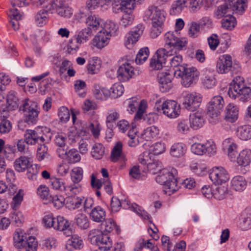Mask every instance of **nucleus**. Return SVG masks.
Instances as JSON below:
<instances>
[{"label":"nucleus","instance_id":"obj_1","mask_svg":"<svg viewBox=\"0 0 251 251\" xmlns=\"http://www.w3.org/2000/svg\"><path fill=\"white\" fill-rule=\"evenodd\" d=\"M165 12L156 7L151 6L144 14V20H151V27L150 35L152 38L157 37L162 32L163 25L165 20Z\"/></svg>","mask_w":251,"mask_h":251},{"label":"nucleus","instance_id":"obj_2","mask_svg":"<svg viewBox=\"0 0 251 251\" xmlns=\"http://www.w3.org/2000/svg\"><path fill=\"white\" fill-rule=\"evenodd\" d=\"M158 173L155 180L157 183L163 185L165 194L171 195L178 190L179 186L176 178L177 171L176 169L172 168L170 171L163 169Z\"/></svg>","mask_w":251,"mask_h":251},{"label":"nucleus","instance_id":"obj_3","mask_svg":"<svg viewBox=\"0 0 251 251\" xmlns=\"http://www.w3.org/2000/svg\"><path fill=\"white\" fill-rule=\"evenodd\" d=\"M184 25V22L182 19H178L175 24V30L169 31L164 35L165 45L169 47H173L177 50L186 49L188 41L185 38H179L177 36V31L181 30Z\"/></svg>","mask_w":251,"mask_h":251},{"label":"nucleus","instance_id":"obj_4","mask_svg":"<svg viewBox=\"0 0 251 251\" xmlns=\"http://www.w3.org/2000/svg\"><path fill=\"white\" fill-rule=\"evenodd\" d=\"M228 94L232 99L238 98L240 101L245 102L251 98V88L245 86L243 77L237 76L231 82Z\"/></svg>","mask_w":251,"mask_h":251},{"label":"nucleus","instance_id":"obj_5","mask_svg":"<svg viewBox=\"0 0 251 251\" xmlns=\"http://www.w3.org/2000/svg\"><path fill=\"white\" fill-rule=\"evenodd\" d=\"M174 76L181 79V83L185 87L188 88L194 85L197 82L200 73L194 67L180 66L178 70H174Z\"/></svg>","mask_w":251,"mask_h":251},{"label":"nucleus","instance_id":"obj_6","mask_svg":"<svg viewBox=\"0 0 251 251\" xmlns=\"http://www.w3.org/2000/svg\"><path fill=\"white\" fill-rule=\"evenodd\" d=\"M119 3L116 1L113 4V11L115 13L124 12L125 14L122 16L120 24L124 27L130 25L133 22V18L130 14L132 10L134 8V0H120Z\"/></svg>","mask_w":251,"mask_h":251},{"label":"nucleus","instance_id":"obj_7","mask_svg":"<svg viewBox=\"0 0 251 251\" xmlns=\"http://www.w3.org/2000/svg\"><path fill=\"white\" fill-rule=\"evenodd\" d=\"M14 246L25 251H37V241L35 237L23 234L21 229H16L13 234Z\"/></svg>","mask_w":251,"mask_h":251},{"label":"nucleus","instance_id":"obj_8","mask_svg":"<svg viewBox=\"0 0 251 251\" xmlns=\"http://www.w3.org/2000/svg\"><path fill=\"white\" fill-rule=\"evenodd\" d=\"M216 68L217 72L222 74L228 72L232 75L237 74L241 70L240 64L233 62L231 56L228 54H224L219 57Z\"/></svg>","mask_w":251,"mask_h":251},{"label":"nucleus","instance_id":"obj_9","mask_svg":"<svg viewBox=\"0 0 251 251\" xmlns=\"http://www.w3.org/2000/svg\"><path fill=\"white\" fill-rule=\"evenodd\" d=\"M47 10L51 14H56L64 18L69 19L73 14V9L63 0H51L47 6Z\"/></svg>","mask_w":251,"mask_h":251},{"label":"nucleus","instance_id":"obj_10","mask_svg":"<svg viewBox=\"0 0 251 251\" xmlns=\"http://www.w3.org/2000/svg\"><path fill=\"white\" fill-rule=\"evenodd\" d=\"M106 28H109V31L102 28L93 40V45L98 49H102L109 43L111 32L116 31L117 27L113 22H110L109 24L105 25Z\"/></svg>","mask_w":251,"mask_h":251},{"label":"nucleus","instance_id":"obj_11","mask_svg":"<svg viewBox=\"0 0 251 251\" xmlns=\"http://www.w3.org/2000/svg\"><path fill=\"white\" fill-rule=\"evenodd\" d=\"M125 59L126 61L119 67L117 72L118 79L123 82L129 80L134 74V69L130 64V62H133V59H131L127 55L125 57Z\"/></svg>","mask_w":251,"mask_h":251},{"label":"nucleus","instance_id":"obj_12","mask_svg":"<svg viewBox=\"0 0 251 251\" xmlns=\"http://www.w3.org/2000/svg\"><path fill=\"white\" fill-rule=\"evenodd\" d=\"M209 177L214 184L219 185L226 182L229 178V176L223 167H216L211 170Z\"/></svg>","mask_w":251,"mask_h":251},{"label":"nucleus","instance_id":"obj_13","mask_svg":"<svg viewBox=\"0 0 251 251\" xmlns=\"http://www.w3.org/2000/svg\"><path fill=\"white\" fill-rule=\"evenodd\" d=\"M202 98L200 94L191 93L187 94L182 102L183 108L187 110H197L200 108Z\"/></svg>","mask_w":251,"mask_h":251},{"label":"nucleus","instance_id":"obj_14","mask_svg":"<svg viewBox=\"0 0 251 251\" xmlns=\"http://www.w3.org/2000/svg\"><path fill=\"white\" fill-rule=\"evenodd\" d=\"M167 57L166 50L163 48L159 49L151 60L150 67L157 70L162 69L167 62Z\"/></svg>","mask_w":251,"mask_h":251},{"label":"nucleus","instance_id":"obj_15","mask_svg":"<svg viewBox=\"0 0 251 251\" xmlns=\"http://www.w3.org/2000/svg\"><path fill=\"white\" fill-rule=\"evenodd\" d=\"M18 100L15 92H9L6 100H0V110H16L18 107Z\"/></svg>","mask_w":251,"mask_h":251},{"label":"nucleus","instance_id":"obj_16","mask_svg":"<svg viewBox=\"0 0 251 251\" xmlns=\"http://www.w3.org/2000/svg\"><path fill=\"white\" fill-rule=\"evenodd\" d=\"M158 78L159 89L161 92L166 93L172 88V75L169 72L159 73Z\"/></svg>","mask_w":251,"mask_h":251},{"label":"nucleus","instance_id":"obj_17","mask_svg":"<svg viewBox=\"0 0 251 251\" xmlns=\"http://www.w3.org/2000/svg\"><path fill=\"white\" fill-rule=\"evenodd\" d=\"M43 133L39 131V129H26L24 134L26 143L28 145H35L39 141L41 143L44 142L45 139L43 136Z\"/></svg>","mask_w":251,"mask_h":251},{"label":"nucleus","instance_id":"obj_18","mask_svg":"<svg viewBox=\"0 0 251 251\" xmlns=\"http://www.w3.org/2000/svg\"><path fill=\"white\" fill-rule=\"evenodd\" d=\"M205 112L202 111H197L189 116L190 127L194 130H197L203 126L205 123Z\"/></svg>","mask_w":251,"mask_h":251},{"label":"nucleus","instance_id":"obj_19","mask_svg":"<svg viewBox=\"0 0 251 251\" xmlns=\"http://www.w3.org/2000/svg\"><path fill=\"white\" fill-rule=\"evenodd\" d=\"M121 207L126 209H130L145 219H150V215L145 211L142 209L136 203L131 204L128 199H122L121 200Z\"/></svg>","mask_w":251,"mask_h":251},{"label":"nucleus","instance_id":"obj_20","mask_svg":"<svg viewBox=\"0 0 251 251\" xmlns=\"http://www.w3.org/2000/svg\"><path fill=\"white\" fill-rule=\"evenodd\" d=\"M177 110L180 109V105L177 106L176 101L172 100H165V98H161L157 100L155 103L154 108L156 110Z\"/></svg>","mask_w":251,"mask_h":251},{"label":"nucleus","instance_id":"obj_21","mask_svg":"<svg viewBox=\"0 0 251 251\" xmlns=\"http://www.w3.org/2000/svg\"><path fill=\"white\" fill-rule=\"evenodd\" d=\"M54 229L60 231H63L67 236L72 234L71 223L62 216L57 217Z\"/></svg>","mask_w":251,"mask_h":251},{"label":"nucleus","instance_id":"obj_22","mask_svg":"<svg viewBox=\"0 0 251 251\" xmlns=\"http://www.w3.org/2000/svg\"><path fill=\"white\" fill-rule=\"evenodd\" d=\"M125 104H127L130 110H146L148 108L147 101L144 99L140 100L137 97L127 99Z\"/></svg>","mask_w":251,"mask_h":251},{"label":"nucleus","instance_id":"obj_23","mask_svg":"<svg viewBox=\"0 0 251 251\" xmlns=\"http://www.w3.org/2000/svg\"><path fill=\"white\" fill-rule=\"evenodd\" d=\"M147 111H137L134 118V122L143 119L148 124H152L158 119V115L154 112L147 113Z\"/></svg>","mask_w":251,"mask_h":251},{"label":"nucleus","instance_id":"obj_24","mask_svg":"<svg viewBox=\"0 0 251 251\" xmlns=\"http://www.w3.org/2000/svg\"><path fill=\"white\" fill-rule=\"evenodd\" d=\"M32 158L31 157L21 156L17 158L14 163V167L18 172H23L31 166Z\"/></svg>","mask_w":251,"mask_h":251},{"label":"nucleus","instance_id":"obj_25","mask_svg":"<svg viewBox=\"0 0 251 251\" xmlns=\"http://www.w3.org/2000/svg\"><path fill=\"white\" fill-rule=\"evenodd\" d=\"M237 164L242 167H246L251 162V150L245 149L241 151L237 157L236 156Z\"/></svg>","mask_w":251,"mask_h":251},{"label":"nucleus","instance_id":"obj_26","mask_svg":"<svg viewBox=\"0 0 251 251\" xmlns=\"http://www.w3.org/2000/svg\"><path fill=\"white\" fill-rule=\"evenodd\" d=\"M188 0H176L171 5L170 14L171 15H178L187 7Z\"/></svg>","mask_w":251,"mask_h":251},{"label":"nucleus","instance_id":"obj_27","mask_svg":"<svg viewBox=\"0 0 251 251\" xmlns=\"http://www.w3.org/2000/svg\"><path fill=\"white\" fill-rule=\"evenodd\" d=\"M230 4L228 2V0H226L223 4L218 7L215 12V17L218 19H220L225 16L232 15V8L230 7Z\"/></svg>","mask_w":251,"mask_h":251},{"label":"nucleus","instance_id":"obj_28","mask_svg":"<svg viewBox=\"0 0 251 251\" xmlns=\"http://www.w3.org/2000/svg\"><path fill=\"white\" fill-rule=\"evenodd\" d=\"M247 185L246 179L241 176H235L231 180V187L236 191H243L246 189Z\"/></svg>","mask_w":251,"mask_h":251},{"label":"nucleus","instance_id":"obj_29","mask_svg":"<svg viewBox=\"0 0 251 251\" xmlns=\"http://www.w3.org/2000/svg\"><path fill=\"white\" fill-rule=\"evenodd\" d=\"M97 242L94 245L98 246L101 251H109L112 247V241L107 234H103Z\"/></svg>","mask_w":251,"mask_h":251},{"label":"nucleus","instance_id":"obj_30","mask_svg":"<svg viewBox=\"0 0 251 251\" xmlns=\"http://www.w3.org/2000/svg\"><path fill=\"white\" fill-rule=\"evenodd\" d=\"M230 3V7L232 8L233 14L234 13L242 14L244 12L247 5V0H228Z\"/></svg>","mask_w":251,"mask_h":251},{"label":"nucleus","instance_id":"obj_31","mask_svg":"<svg viewBox=\"0 0 251 251\" xmlns=\"http://www.w3.org/2000/svg\"><path fill=\"white\" fill-rule=\"evenodd\" d=\"M105 211L100 206L94 208L90 214L91 219L98 223L103 222L105 219Z\"/></svg>","mask_w":251,"mask_h":251},{"label":"nucleus","instance_id":"obj_32","mask_svg":"<svg viewBox=\"0 0 251 251\" xmlns=\"http://www.w3.org/2000/svg\"><path fill=\"white\" fill-rule=\"evenodd\" d=\"M225 102L222 97L216 96L213 97L207 105V110H222Z\"/></svg>","mask_w":251,"mask_h":251},{"label":"nucleus","instance_id":"obj_33","mask_svg":"<svg viewBox=\"0 0 251 251\" xmlns=\"http://www.w3.org/2000/svg\"><path fill=\"white\" fill-rule=\"evenodd\" d=\"M101 19L97 16L92 13H89L85 24L88 27H91L92 30H97L100 27L102 28L101 24Z\"/></svg>","mask_w":251,"mask_h":251},{"label":"nucleus","instance_id":"obj_34","mask_svg":"<svg viewBox=\"0 0 251 251\" xmlns=\"http://www.w3.org/2000/svg\"><path fill=\"white\" fill-rule=\"evenodd\" d=\"M136 127V124L134 122H132L131 127L127 133L129 138L128 145L131 147H136L139 144L138 137L137 136V130Z\"/></svg>","mask_w":251,"mask_h":251},{"label":"nucleus","instance_id":"obj_35","mask_svg":"<svg viewBox=\"0 0 251 251\" xmlns=\"http://www.w3.org/2000/svg\"><path fill=\"white\" fill-rule=\"evenodd\" d=\"M167 61H169L171 67L176 68L175 70H178L180 66H185L186 64L180 65L182 61V56L180 54L173 56L172 53L166 50Z\"/></svg>","mask_w":251,"mask_h":251},{"label":"nucleus","instance_id":"obj_36","mask_svg":"<svg viewBox=\"0 0 251 251\" xmlns=\"http://www.w3.org/2000/svg\"><path fill=\"white\" fill-rule=\"evenodd\" d=\"M237 136L242 140H248L251 139V126L249 125L239 126L237 131Z\"/></svg>","mask_w":251,"mask_h":251},{"label":"nucleus","instance_id":"obj_37","mask_svg":"<svg viewBox=\"0 0 251 251\" xmlns=\"http://www.w3.org/2000/svg\"><path fill=\"white\" fill-rule=\"evenodd\" d=\"M76 225L81 229H86L90 226V222L87 216L83 213L76 215L74 219Z\"/></svg>","mask_w":251,"mask_h":251},{"label":"nucleus","instance_id":"obj_38","mask_svg":"<svg viewBox=\"0 0 251 251\" xmlns=\"http://www.w3.org/2000/svg\"><path fill=\"white\" fill-rule=\"evenodd\" d=\"M70 246V249L80 250L83 247V241L81 237L76 234L73 235L71 238L69 239L67 243L66 247L68 248Z\"/></svg>","mask_w":251,"mask_h":251},{"label":"nucleus","instance_id":"obj_39","mask_svg":"<svg viewBox=\"0 0 251 251\" xmlns=\"http://www.w3.org/2000/svg\"><path fill=\"white\" fill-rule=\"evenodd\" d=\"M93 94L95 97L100 100H105L110 95V92L105 88H100L98 85H95L93 90Z\"/></svg>","mask_w":251,"mask_h":251},{"label":"nucleus","instance_id":"obj_40","mask_svg":"<svg viewBox=\"0 0 251 251\" xmlns=\"http://www.w3.org/2000/svg\"><path fill=\"white\" fill-rule=\"evenodd\" d=\"M93 35V33L92 28L87 27L79 31L77 34H75V36L82 44H83L86 42Z\"/></svg>","mask_w":251,"mask_h":251},{"label":"nucleus","instance_id":"obj_41","mask_svg":"<svg viewBox=\"0 0 251 251\" xmlns=\"http://www.w3.org/2000/svg\"><path fill=\"white\" fill-rule=\"evenodd\" d=\"M65 154V160L69 164L75 163L80 160V155L75 149H73L66 151Z\"/></svg>","mask_w":251,"mask_h":251},{"label":"nucleus","instance_id":"obj_42","mask_svg":"<svg viewBox=\"0 0 251 251\" xmlns=\"http://www.w3.org/2000/svg\"><path fill=\"white\" fill-rule=\"evenodd\" d=\"M82 43L74 35L69 41L67 51L69 54H74L78 50Z\"/></svg>","mask_w":251,"mask_h":251},{"label":"nucleus","instance_id":"obj_43","mask_svg":"<svg viewBox=\"0 0 251 251\" xmlns=\"http://www.w3.org/2000/svg\"><path fill=\"white\" fill-rule=\"evenodd\" d=\"M122 149L123 144L122 142H117L111 153L110 158L112 162H117L123 156Z\"/></svg>","mask_w":251,"mask_h":251},{"label":"nucleus","instance_id":"obj_44","mask_svg":"<svg viewBox=\"0 0 251 251\" xmlns=\"http://www.w3.org/2000/svg\"><path fill=\"white\" fill-rule=\"evenodd\" d=\"M25 122L28 125L36 124L39 111H24Z\"/></svg>","mask_w":251,"mask_h":251},{"label":"nucleus","instance_id":"obj_45","mask_svg":"<svg viewBox=\"0 0 251 251\" xmlns=\"http://www.w3.org/2000/svg\"><path fill=\"white\" fill-rule=\"evenodd\" d=\"M149 50L148 48L145 47L141 49L138 53L136 54V56L135 58H132L131 59H133V60H135V61L137 64H141L145 62V61L147 59L149 55Z\"/></svg>","mask_w":251,"mask_h":251},{"label":"nucleus","instance_id":"obj_46","mask_svg":"<svg viewBox=\"0 0 251 251\" xmlns=\"http://www.w3.org/2000/svg\"><path fill=\"white\" fill-rule=\"evenodd\" d=\"M185 149L184 145L181 143L173 144L170 149L171 154L176 157H180L184 154Z\"/></svg>","mask_w":251,"mask_h":251},{"label":"nucleus","instance_id":"obj_47","mask_svg":"<svg viewBox=\"0 0 251 251\" xmlns=\"http://www.w3.org/2000/svg\"><path fill=\"white\" fill-rule=\"evenodd\" d=\"M48 10H41L35 16V21L36 25L39 26H43L48 21Z\"/></svg>","mask_w":251,"mask_h":251},{"label":"nucleus","instance_id":"obj_48","mask_svg":"<svg viewBox=\"0 0 251 251\" xmlns=\"http://www.w3.org/2000/svg\"><path fill=\"white\" fill-rule=\"evenodd\" d=\"M239 118V111H225L223 120L227 124L235 123Z\"/></svg>","mask_w":251,"mask_h":251},{"label":"nucleus","instance_id":"obj_49","mask_svg":"<svg viewBox=\"0 0 251 251\" xmlns=\"http://www.w3.org/2000/svg\"><path fill=\"white\" fill-rule=\"evenodd\" d=\"M228 193L227 186H220L213 190V196L216 199L221 200L225 199Z\"/></svg>","mask_w":251,"mask_h":251},{"label":"nucleus","instance_id":"obj_50","mask_svg":"<svg viewBox=\"0 0 251 251\" xmlns=\"http://www.w3.org/2000/svg\"><path fill=\"white\" fill-rule=\"evenodd\" d=\"M102 228L104 231L110 232L115 230L117 234L119 232V227H118L114 221L111 219H108L104 221L101 225Z\"/></svg>","mask_w":251,"mask_h":251},{"label":"nucleus","instance_id":"obj_51","mask_svg":"<svg viewBox=\"0 0 251 251\" xmlns=\"http://www.w3.org/2000/svg\"><path fill=\"white\" fill-rule=\"evenodd\" d=\"M101 67L100 60L98 58H93L89 61L87 66L88 72L89 74H95L98 73Z\"/></svg>","mask_w":251,"mask_h":251},{"label":"nucleus","instance_id":"obj_52","mask_svg":"<svg viewBox=\"0 0 251 251\" xmlns=\"http://www.w3.org/2000/svg\"><path fill=\"white\" fill-rule=\"evenodd\" d=\"M50 182L53 189L61 192L67 191V186H65L63 179L55 177H52L50 179Z\"/></svg>","mask_w":251,"mask_h":251},{"label":"nucleus","instance_id":"obj_53","mask_svg":"<svg viewBox=\"0 0 251 251\" xmlns=\"http://www.w3.org/2000/svg\"><path fill=\"white\" fill-rule=\"evenodd\" d=\"M109 91L111 93L110 96L114 98H117L123 95L124 92V87L121 83H116L112 85Z\"/></svg>","mask_w":251,"mask_h":251},{"label":"nucleus","instance_id":"obj_54","mask_svg":"<svg viewBox=\"0 0 251 251\" xmlns=\"http://www.w3.org/2000/svg\"><path fill=\"white\" fill-rule=\"evenodd\" d=\"M236 24V19L231 15V16H225L222 20V27L227 29H232Z\"/></svg>","mask_w":251,"mask_h":251},{"label":"nucleus","instance_id":"obj_55","mask_svg":"<svg viewBox=\"0 0 251 251\" xmlns=\"http://www.w3.org/2000/svg\"><path fill=\"white\" fill-rule=\"evenodd\" d=\"M216 79L212 73H209L205 75L202 79V84L203 86L207 89H211L215 86Z\"/></svg>","mask_w":251,"mask_h":251},{"label":"nucleus","instance_id":"obj_56","mask_svg":"<svg viewBox=\"0 0 251 251\" xmlns=\"http://www.w3.org/2000/svg\"><path fill=\"white\" fill-rule=\"evenodd\" d=\"M38 104L36 101L25 99L22 101L19 110H37Z\"/></svg>","mask_w":251,"mask_h":251},{"label":"nucleus","instance_id":"obj_57","mask_svg":"<svg viewBox=\"0 0 251 251\" xmlns=\"http://www.w3.org/2000/svg\"><path fill=\"white\" fill-rule=\"evenodd\" d=\"M104 154V147L101 144L96 143L93 148L92 155L96 159H101Z\"/></svg>","mask_w":251,"mask_h":251},{"label":"nucleus","instance_id":"obj_58","mask_svg":"<svg viewBox=\"0 0 251 251\" xmlns=\"http://www.w3.org/2000/svg\"><path fill=\"white\" fill-rule=\"evenodd\" d=\"M205 114L208 121L212 125H216L220 121V111H207Z\"/></svg>","mask_w":251,"mask_h":251},{"label":"nucleus","instance_id":"obj_59","mask_svg":"<svg viewBox=\"0 0 251 251\" xmlns=\"http://www.w3.org/2000/svg\"><path fill=\"white\" fill-rule=\"evenodd\" d=\"M148 170L152 174H156L161 171L162 169L161 164L157 160L153 159L152 161L147 165Z\"/></svg>","mask_w":251,"mask_h":251},{"label":"nucleus","instance_id":"obj_60","mask_svg":"<svg viewBox=\"0 0 251 251\" xmlns=\"http://www.w3.org/2000/svg\"><path fill=\"white\" fill-rule=\"evenodd\" d=\"M83 178V170L81 167H75L72 170L71 179L75 183H78Z\"/></svg>","mask_w":251,"mask_h":251},{"label":"nucleus","instance_id":"obj_61","mask_svg":"<svg viewBox=\"0 0 251 251\" xmlns=\"http://www.w3.org/2000/svg\"><path fill=\"white\" fill-rule=\"evenodd\" d=\"M84 197H74L69 198L67 200V204L70 208L75 209L79 208L82 204V201H84Z\"/></svg>","mask_w":251,"mask_h":251},{"label":"nucleus","instance_id":"obj_62","mask_svg":"<svg viewBox=\"0 0 251 251\" xmlns=\"http://www.w3.org/2000/svg\"><path fill=\"white\" fill-rule=\"evenodd\" d=\"M37 193L41 199L46 201H51V196L49 195V189L46 185H40L37 190Z\"/></svg>","mask_w":251,"mask_h":251},{"label":"nucleus","instance_id":"obj_63","mask_svg":"<svg viewBox=\"0 0 251 251\" xmlns=\"http://www.w3.org/2000/svg\"><path fill=\"white\" fill-rule=\"evenodd\" d=\"M159 134V129L154 126H149L144 130V136L146 140H148L151 138L156 137Z\"/></svg>","mask_w":251,"mask_h":251},{"label":"nucleus","instance_id":"obj_64","mask_svg":"<svg viewBox=\"0 0 251 251\" xmlns=\"http://www.w3.org/2000/svg\"><path fill=\"white\" fill-rule=\"evenodd\" d=\"M102 231L98 229H93L90 231L88 234V239L92 244L97 243V241L103 235Z\"/></svg>","mask_w":251,"mask_h":251}]
</instances>
